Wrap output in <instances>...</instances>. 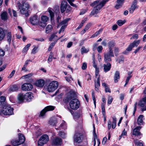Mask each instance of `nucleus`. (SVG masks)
<instances>
[{
  "label": "nucleus",
  "instance_id": "nucleus-17",
  "mask_svg": "<svg viewBox=\"0 0 146 146\" xmlns=\"http://www.w3.org/2000/svg\"><path fill=\"white\" fill-rule=\"evenodd\" d=\"M67 3L66 1H62L61 3V11L63 13L66 10L67 6Z\"/></svg>",
  "mask_w": 146,
  "mask_h": 146
},
{
  "label": "nucleus",
  "instance_id": "nucleus-9",
  "mask_svg": "<svg viewBox=\"0 0 146 146\" xmlns=\"http://www.w3.org/2000/svg\"><path fill=\"white\" fill-rule=\"evenodd\" d=\"M70 20V19H66L62 21L58 25V27L62 26V27L59 30V33H60L61 32L64 31V29L66 28L67 26V23Z\"/></svg>",
  "mask_w": 146,
  "mask_h": 146
},
{
  "label": "nucleus",
  "instance_id": "nucleus-60",
  "mask_svg": "<svg viewBox=\"0 0 146 146\" xmlns=\"http://www.w3.org/2000/svg\"><path fill=\"white\" fill-rule=\"evenodd\" d=\"M55 44V43H52L50 44V45L49 46V47L48 48V51H50L51 50L52 48L54 46V45Z\"/></svg>",
  "mask_w": 146,
  "mask_h": 146
},
{
  "label": "nucleus",
  "instance_id": "nucleus-35",
  "mask_svg": "<svg viewBox=\"0 0 146 146\" xmlns=\"http://www.w3.org/2000/svg\"><path fill=\"white\" fill-rule=\"evenodd\" d=\"M59 38H57V36L55 35L54 34H52L50 37L49 38V40L50 41H51L52 40H58Z\"/></svg>",
  "mask_w": 146,
  "mask_h": 146
},
{
  "label": "nucleus",
  "instance_id": "nucleus-56",
  "mask_svg": "<svg viewBox=\"0 0 146 146\" xmlns=\"http://www.w3.org/2000/svg\"><path fill=\"white\" fill-rule=\"evenodd\" d=\"M48 11L49 13L51 18H52L54 16V13L51 10H50L49 9H48Z\"/></svg>",
  "mask_w": 146,
  "mask_h": 146
},
{
  "label": "nucleus",
  "instance_id": "nucleus-54",
  "mask_svg": "<svg viewBox=\"0 0 146 146\" xmlns=\"http://www.w3.org/2000/svg\"><path fill=\"white\" fill-rule=\"evenodd\" d=\"M33 75V74L32 73L29 74H27L24 76L23 77L25 78H27L31 77Z\"/></svg>",
  "mask_w": 146,
  "mask_h": 146
},
{
  "label": "nucleus",
  "instance_id": "nucleus-15",
  "mask_svg": "<svg viewBox=\"0 0 146 146\" xmlns=\"http://www.w3.org/2000/svg\"><path fill=\"white\" fill-rule=\"evenodd\" d=\"M141 128V127L140 126H138L136 127L133 130L132 134L135 136L140 135L141 134L139 132V131Z\"/></svg>",
  "mask_w": 146,
  "mask_h": 146
},
{
  "label": "nucleus",
  "instance_id": "nucleus-49",
  "mask_svg": "<svg viewBox=\"0 0 146 146\" xmlns=\"http://www.w3.org/2000/svg\"><path fill=\"white\" fill-rule=\"evenodd\" d=\"M134 143L135 144H137V146H144L142 143L140 142L138 143L137 140H134Z\"/></svg>",
  "mask_w": 146,
  "mask_h": 146
},
{
  "label": "nucleus",
  "instance_id": "nucleus-40",
  "mask_svg": "<svg viewBox=\"0 0 146 146\" xmlns=\"http://www.w3.org/2000/svg\"><path fill=\"white\" fill-rule=\"evenodd\" d=\"M38 24L40 26L43 28H44L46 25V23L44 22H42L41 21L38 22Z\"/></svg>",
  "mask_w": 146,
  "mask_h": 146
},
{
  "label": "nucleus",
  "instance_id": "nucleus-37",
  "mask_svg": "<svg viewBox=\"0 0 146 146\" xmlns=\"http://www.w3.org/2000/svg\"><path fill=\"white\" fill-rule=\"evenodd\" d=\"M102 30L103 29H100L98 31L96 32L94 34L92 35L91 36V38H94L96 36L102 31Z\"/></svg>",
  "mask_w": 146,
  "mask_h": 146
},
{
  "label": "nucleus",
  "instance_id": "nucleus-7",
  "mask_svg": "<svg viewBox=\"0 0 146 146\" xmlns=\"http://www.w3.org/2000/svg\"><path fill=\"white\" fill-rule=\"evenodd\" d=\"M49 140L48 136L47 135H44L41 136L38 141V146H43Z\"/></svg>",
  "mask_w": 146,
  "mask_h": 146
},
{
  "label": "nucleus",
  "instance_id": "nucleus-19",
  "mask_svg": "<svg viewBox=\"0 0 146 146\" xmlns=\"http://www.w3.org/2000/svg\"><path fill=\"white\" fill-rule=\"evenodd\" d=\"M24 95L25 100L28 102L31 101V99L33 97V94L31 92L27 93Z\"/></svg>",
  "mask_w": 146,
  "mask_h": 146
},
{
  "label": "nucleus",
  "instance_id": "nucleus-63",
  "mask_svg": "<svg viewBox=\"0 0 146 146\" xmlns=\"http://www.w3.org/2000/svg\"><path fill=\"white\" fill-rule=\"evenodd\" d=\"M137 102H135V104H134V111H133V114L134 115L135 112L137 108Z\"/></svg>",
  "mask_w": 146,
  "mask_h": 146
},
{
  "label": "nucleus",
  "instance_id": "nucleus-18",
  "mask_svg": "<svg viewBox=\"0 0 146 146\" xmlns=\"http://www.w3.org/2000/svg\"><path fill=\"white\" fill-rule=\"evenodd\" d=\"M0 17L1 20L5 21H7L9 18L8 14L6 11L2 12L1 14Z\"/></svg>",
  "mask_w": 146,
  "mask_h": 146
},
{
  "label": "nucleus",
  "instance_id": "nucleus-58",
  "mask_svg": "<svg viewBox=\"0 0 146 146\" xmlns=\"http://www.w3.org/2000/svg\"><path fill=\"white\" fill-rule=\"evenodd\" d=\"M127 132L125 130V129H124L121 135L120 136V138H121L123 136L126 135L127 134Z\"/></svg>",
  "mask_w": 146,
  "mask_h": 146
},
{
  "label": "nucleus",
  "instance_id": "nucleus-25",
  "mask_svg": "<svg viewBox=\"0 0 146 146\" xmlns=\"http://www.w3.org/2000/svg\"><path fill=\"white\" fill-rule=\"evenodd\" d=\"M119 73L118 71H116L114 74V82L116 83L118 82V80L119 79Z\"/></svg>",
  "mask_w": 146,
  "mask_h": 146
},
{
  "label": "nucleus",
  "instance_id": "nucleus-59",
  "mask_svg": "<svg viewBox=\"0 0 146 146\" xmlns=\"http://www.w3.org/2000/svg\"><path fill=\"white\" fill-rule=\"evenodd\" d=\"M91 26V24L89 23L85 27L84 29L86 31L88 30L90 28Z\"/></svg>",
  "mask_w": 146,
  "mask_h": 146
},
{
  "label": "nucleus",
  "instance_id": "nucleus-62",
  "mask_svg": "<svg viewBox=\"0 0 146 146\" xmlns=\"http://www.w3.org/2000/svg\"><path fill=\"white\" fill-rule=\"evenodd\" d=\"M87 68V64L85 62H84L82 64V69L83 70H85Z\"/></svg>",
  "mask_w": 146,
  "mask_h": 146
},
{
  "label": "nucleus",
  "instance_id": "nucleus-48",
  "mask_svg": "<svg viewBox=\"0 0 146 146\" xmlns=\"http://www.w3.org/2000/svg\"><path fill=\"white\" fill-rule=\"evenodd\" d=\"M52 57L53 56L52 55V54L51 52L49 54V56L48 59V63H49L52 61Z\"/></svg>",
  "mask_w": 146,
  "mask_h": 146
},
{
  "label": "nucleus",
  "instance_id": "nucleus-42",
  "mask_svg": "<svg viewBox=\"0 0 146 146\" xmlns=\"http://www.w3.org/2000/svg\"><path fill=\"white\" fill-rule=\"evenodd\" d=\"M89 51L88 49H86L84 47H82L81 49V53L82 54L84 53H86Z\"/></svg>",
  "mask_w": 146,
  "mask_h": 146
},
{
  "label": "nucleus",
  "instance_id": "nucleus-27",
  "mask_svg": "<svg viewBox=\"0 0 146 146\" xmlns=\"http://www.w3.org/2000/svg\"><path fill=\"white\" fill-rule=\"evenodd\" d=\"M95 90L96 91H98L99 90V88L100 85L99 77L97 78L96 82H95Z\"/></svg>",
  "mask_w": 146,
  "mask_h": 146
},
{
  "label": "nucleus",
  "instance_id": "nucleus-64",
  "mask_svg": "<svg viewBox=\"0 0 146 146\" xmlns=\"http://www.w3.org/2000/svg\"><path fill=\"white\" fill-rule=\"evenodd\" d=\"M5 54V51L1 49H0V56H3Z\"/></svg>",
  "mask_w": 146,
  "mask_h": 146
},
{
  "label": "nucleus",
  "instance_id": "nucleus-5",
  "mask_svg": "<svg viewBox=\"0 0 146 146\" xmlns=\"http://www.w3.org/2000/svg\"><path fill=\"white\" fill-rule=\"evenodd\" d=\"M69 105L71 109L73 110H76L79 108L80 103L78 99L75 98L70 101L69 102Z\"/></svg>",
  "mask_w": 146,
  "mask_h": 146
},
{
  "label": "nucleus",
  "instance_id": "nucleus-53",
  "mask_svg": "<svg viewBox=\"0 0 146 146\" xmlns=\"http://www.w3.org/2000/svg\"><path fill=\"white\" fill-rule=\"evenodd\" d=\"M102 49L103 47L101 46H99L97 48V50L99 53L101 52Z\"/></svg>",
  "mask_w": 146,
  "mask_h": 146
},
{
  "label": "nucleus",
  "instance_id": "nucleus-8",
  "mask_svg": "<svg viewBox=\"0 0 146 146\" xmlns=\"http://www.w3.org/2000/svg\"><path fill=\"white\" fill-rule=\"evenodd\" d=\"M114 56L113 51L111 48H110V50L107 53L104 54V60L106 62H110L111 59V57H113Z\"/></svg>",
  "mask_w": 146,
  "mask_h": 146
},
{
  "label": "nucleus",
  "instance_id": "nucleus-44",
  "mask_svg": "<svg viewBox=\"0 0 146 146\" xmlns=\"http://www.w3.org/2000/svg\"><path fill=\"white\" fill-rule=\"evenodd\" d=\"M2 93L1 92H0V96L1 95ZM6 99V98L4 96H1L0 97V103H1L2 102H4L5 101Z\"/></svg>",
  "mask_w": 146,
  "mask_h": 146
},
{
  "label": "nucleus",
  "instance_id": "nucleus-43",
  "mask_svg": "<svg viewBox=\"0 0 146 146\" xmlns=\"http://www.w3.org/2000/svg\"><path fill=\"white\" fill-rule=\"evenodd\" d=\"M92 100L94 101V106L95 108H96V100L95 99L94 94V91H92Z\"/></svg>",
  "mask_w": 146,
  "mask_h": 146
},
{
  "label": "nucleus",
  "instance_id": "nucleus-52",
  "mask_svg": "<svg viewBox=\"0 0 146 146\" xmlns=\"http://www.w3.org/2000/svg\"><path fill=\"white\" fill-rule=\"evenodd\" d=\"M138 38V35L137 34L133 35V36L130 38L131 40L132 39H136Z\"/></svg>",
  "mask_w": 146,
  "mask_h": 146
},
{
  "label": "nucleus",
  "instance_id": "nucleus-12",
  "mask_svg": "<svg viewBox=\"0 0 146 146\" xmlns=\"http://www.w3.org/2000/svg\"><path fill=\"white\" fill-rule=\"evenodd\" d=\"M82 134L79 133H76L74 136V142L79 143L82 141L81 137Z\"/></svg>",
  "mask_w": 146,
  "mask_h": 146
},
{
  "label": "nucleus",
  "instance_id": "nucleus-26",
  "mask_svg": "<svg viewBox=\"0 0 146 146\" xmlns=\"http://www.w3.org/2000/svg\"><path fill=\"white\" fill-rule=\"evenodd\" d=\"M5 35V31L2 28L0 27V40H2L4 38Z\"/></svg>",
  "mask_w": 146,
  "mask_h": 146
},
{
  "label": "nucleus",
  "instance_id": "nucleus-38",
  "mask_svg": "<svg viewBox=\"0 0 146 146\" xmlns=\"http://www.w3.org/2000/svg\"><path fill=\"white\" fill-rule=\"evenodd\" d=\"M31 46V44H28L23 48L22 52L23 53H26L28 51L29 48Z\"/></svg>",
  "mask_w": 146,
  "mask_h": 146
},
{
  "label": "nucleus",
  "instance_id": "nucleus-34",
  "mask_svg": "<svg viewBox=\"0 0 146 146\" xmlns=\"http://www.w3.org/2000/svg\"><path fill=\"white\" fill-rule=\"evenodd\" d=\"M113 121L111 123V127L113 129H114L116 125V118L115 117H112Z\"/></svg>",
  "mask_w": 146,
  "mask_h": 146
},
{
  "label": "nucleus",
  "instance_id": "nucleus-45",
  "mask_svg": "<svg viewBox=\"0 0 146 146\" xmlns=\"http://www.w3.org/2000/svg\"><path fill=\"white\" fill-rule=\"evenodd\" d=\"M41 20L43 22L46 23L48 20V17L45 16H43L41 17Z\"/></svg>",
  "mask_w": 146,
  "mask_h": 146
},
{
  "label": "nucleus",
  "instance_id": "nucleus-2",
  "mask_svg": "<svg viewBox=\"0 0 146 146\" xmlns=\"http://www.w3.org/2000/svg\"><path fill=\"white\" fill-rule=\"evenodd\" d=\"M17 5L21 14H25V16L26 17L29 15V14L28 11L29 8V5L28 3L24 2L21 5V3H18L17 4Z\"/></svg>",
  "mask_w": 146,
  "mask_h": 146
},
{
  "label": "nucleus",
  "instance_id": "nucleus-28",
  "mask_svg": "<svg viewBox=\"0 0 146 146\" xmlns=\"http://www.w3.org/2000/svg\"><path fill=\"white\" fill-rule=\"evenodd\" d=\"M73 94L71 93H68L66 95V97L65 99L66 102H68L69 101L72 99L73 97Z\"/></svg>",
  "mask_w": 146,
  "mask_h": 146
},
{
  "label": "nucleus",
  "instance_id": "nucleus-10",
  "mask_svg": "<svg viewBox=\"0 0 146 146\" xmlns=\"http://www.w3.org/2000/svg\"><path fill=\"white\" fill-rule=\"evenodd\" d=\"M33 88L32 85L28 83H24L21 86V89L23 91H27L31 90Z\"/></svg>",
  "mask_w": 146,
  "mask_h": 146
},
{
  "label": "nucleus",
  "instance_id": "nucleus-21",
  "mask_svg": "<svg viewBox=\"0 0 146 146\" xmlns=\"http://www.w3.org/2000/svg\"><path fill=\"white\" fill-rule=\"evenodd\" d=\"M104 71L107 72L109 71L111 68V64L110 63H107L106 64H104Z\"/></svg>",
  "mask_w": 146,
  "mask_h": 146
},
{
  "label": "nucleus",
  "instance_id": "nucleus-57",
  "mask_svg": "<svg viewBox=\"0 0 146 146\" xmlns=\"http://www.w3.org/2000/svg\"><path fill=\"white\" fill-rule=\"evenodd\" d=\"M59 135L62 138H64L65 137L66 134L63 132H60L59 133Z\"/></svg>",
  "mask_w": 146,
  "mask_h": 146
},
{
  "label": "nucleus",
  "instance_id": "nucleus-29",
  "mask_svg": "<svg viewBox=\"0 0 146 146\" xmlns=\"http://www.w3.org/2000/svg\"><path fill=\"white\" fill-rule=\"evenodd\" d=\"M18 99L19 102H23L24 100H25L24 95L21 93L19 94L18 96Z\"/></svg>",
  "mask_w": 146,
  "mask_h": 146
},
{
  "label": "nucleus",
  "instance_id": "nucleus-33",
  "mask_svg": "<svg viewBox=\"0 0 146 146\" xmlns=\"http://www.w3.org/2000/svg\"><path fill=\"white\" fill-rule=\"evenodd\" d=\"M140 42V40L134 41L133 42L131 43L130 44L131 45L133 48L135 46L137 47L139 44Z\"/></svg>",
  "mask_w": 146,
  "mask_h": 146
},
{
  "label": "nucleus",
  "instance_id": "nucleus-41",
  "mask_svg": "<svg viewBox=\"0 0 146 146\" xmlns=\"http://www.w3.org/2000/svg\"><path fill=\"white\" fill-rule=\"evenodd\" d=\"M101 108L102 111V114L103 115H106V111L105 110V104H102Z\"/></svg>",
  "mask_w": 146,
  "mask_h": 146
},
{
  "label": "nucleus",
  "instance_id": "nucleus-22",
  "mask_svg": "<svg viewBox=\"0 0 146 146\" xmlns=\"http://www.w3.org/2000/svg\"><path fill=\"white\" fill-rule=\"evenodd\" d=\"M30 21L32 24L33 25L36 24L38 22V19L36 16H34L30 19Z\"/></svg>",
  "mask_w": 146,
  "mask_h": 146
},
{
  "label": "nucleus",
  "instance_id": "nucleus-51",
  "mask_svg": "<svg viewBox=\"0 0 146 146\" xmlns=\"http://www.w3.org/2000/svg\"><path fill=\"white\" fill-rule=\"evenodd\" d=\"M125 23V22L121 20H118L117 22V24L119 26H121Z\"/></svg>",
  "mask_w": 146,
  "mask_h": 146
},
{
  "label": "nucleus",
  "instance_id": "nucleus-23",
  "mask_svg": "<svg viewBox=\"0 0 146 146\" xmlns=\"http://www.w3.org/2000/svg\"><path fill=\"white\" fill-rule=\"evenodd\" d=\"M146 104V97L143 98L142 100H140L138 103V105L140 107H143L145 104Z\"/></svg>",
  "mask_w": 146,
  "mask_h": 146
},
{
  "label": "nucleus",
  "instance_id": "nucleus-11",
  "mask_svg": "<svg viewBox=\"0 0 146 146\" xmlns=\"http://www.w3.org/2000/svg\"><path fill=\"white\" fill-rule=\"evenodd\" d=\"M55 108V107L51 106L46 107L41 111L40 115L41 116H43L47 111L53 110Z\"/></svg>",
  "mask_w": 146,
  "mask_h": 146
},
{
  "label": "nucleus",
  "instance_id": "nucleus-16",
  "mask_svg": "<svg viewBox=\"0 0 146 146\" xmlns=\"http://www.w3.org/2000/svg\"><path fill=\"white\" fill-rule=\"evenodd\" d=\"M45 84L44 81L42 79L37 80L35 83V85L38 87H42Z\"/></svg>",
  "mask_w": 146,
  "mask_h": 146
},
{
  "label": "nucleus",
  "instance_id": "nucleus-4",
  "mask_svg": "<svg viewBox=\"0 0 146 146\" xmlns=\"http://www.w3.org/2000/svg\"><path fill=\"white\" fill-rule=\"evenodd\" d=\"M19 139H13L11 141V144L15 146H17L23 143L25 141V137L21 133H19Z\"/></svg>",
  "mask_w": 146,
  "mask_h": 146
},
{
  "label": "nucleus",
  "instance_id": "nucleus-13",
  "mask_svg": "<svg viewBox=\"0 0 146 146\" xmlns=\"http://www.w3.org/2000/svg\"><path fill=\"white\" fill-rule=\"evenodd\" d=\"M62 140L58 137L54 138L52 141V144L55 145H60L62 143Z\"/></svg>",
  "mask_w": 146,
  "mask_h": 146
},
{
  "label": "nucleus",
  "instance_id": "nucleus-30",
  "mask_svg": "<svg viewBox=\"0 0 146 146\" xmlns=\"http://www.w3.org/2000/svg\"><path fill=\"white\" fill-rule=\"evenodd\" d=\"M133 47L130 44V45L128 46V47L126 49V50L123 52V53L124 54H127L128 52L131 51Z\"/></svg>",
  "mask_w": 146,
  "mask_h": 146
},
{
  "label": "nucleus",
  "instance_id": "nucleus-36",
  "mask_svg": "<svg viewBox=\"0 0 146 146\" xmlns=\"http://www.w3.org/2000/svg\"><path fill=\"white\" fill-rule=\"evenodd\" d=\"M19 89V87L16 85H14L11 86L9 89V91L12 92L16 91Z\"/></svg>",
  "mask_w": 146,
  "mask_h": 146
},
{
  "label": "nucleus",
  "instance_id": "nucleus-46",
  "mask_svg": "<svg viewBox=\"0 0 146 146\" xmlns=\"http://www.w3.org/2000/svg\"><path fill=\"white\" fill-rule=\"evenodd\" d=\"M108 44L109 48H111V47L114 46L115 45L114 42L113 41H110L108 43Z\"/></svg>",
  "mask_w": 146,
  "mask_h": 146
},
{
  "label": "nucleus",
  "instance_id": "nucleus-32",
  "mask_svg": "<svg viewBox=\"0 0 146 146\" xmlns=\"http://www.w3.org/2000/svg\"><path fill=\"white\" fill-rule=\"evenodd\" d=\"M12 38V35L10 32H8L7 35V42L9 44L11 43Z\"/></svg>",
  "mask_w": 146,
  "mask_h": 146
},
{
  "label": "nucleus",
  "instance_id": "nucleus-55",
  "mask_svg": "<svg viewBox=\"0 0 146 146\" xmlns=\"http://www.w3.org/2000/svg\"><path fill=\"white\" fill-rule=\"evenodd\" d=\"M131 77H132L131 76H127V77L126 80V83L124 86H126V85H127V84L128 82L130 79Z\"/></svg>",
  "mask_w": 146,
  "mask_h": 146
},
{
  "label": "nucleus",
  "instance_id": "nucleus-24",
  "mask_svg": "<svg viewBox=\"0 0 146 146\" xmlns=\"http://www.w3.org/2000/svg\"><path fill=\"white\" fill-rule=\"evenodd\" d=\"M143 116L142 115H140L138 117L137 119V123L139 125H141L143 124L144 122L143 121Z\"/></svg>",
  "mask_w": 146,
  "mask_h": 146
},
{
  "label": "nucleus",
  "instance_id": "nucleus-1",
  "mask_svg": "<svg viewBox=\"0 0 146 146\" xmlns=\"http://www.w3.org/2000/svg\"><path fill=\"white\" fill-rule=\"evenodd\" d=\"M109 0H100L95 1L92 3L90 5V6L94 7L93 10L91 12L90 15H93L98 13L100 12L101 9Z\"/></svg>",
  "mask_w": 146,
  "mask_h": 146
},
{
  "label": "nucleus",
  "instance_id": "nucleus-6",
  "mask_svg": "<svg viewBox=\"0 0 146 146\" xmlns=\"http://www.w3.org/2000/svg\"><path fill=\"white\" fill-rule=\"evenodd\" d=\"M58 84L57 81H53L48 86L47 90L49 92H52L58 88Z\"/></svg>",
  "mask_w": 146,
  "mask_h": 146
},
{
  "label": "nucleus",
  "instance_id": "nucleus-14",
  "mask_svg": "<svg viewBox=\"0 0 146 146\" xmlns=\"http://www.w3.org/2000/svg\"><path fill=\"white\" fill-rule=\"evenodd\" d=\"M58 124L57 119L55 117L50 118L48 121V124L52 126H56Z\"/></svg>",
  "mask_w": 146,
  "mask_h": 146
},
{
  "label": "nucleus",
  "instance_id": "nucleus-3",
  "mask_svg": "<svg viewBox=\"0 0 146 146\" xmlns=\"http://www.w3.org/2000/svg\"><path fill=\"white\" fill-rule=\"evenodd\" d=\"M13 108L9 105H6L3 108V110H0V114L2 113L5 115H11L13 114Z\"/></svg>",
  "mask_w": 146,
  "mask_h": 146
},
{
  "label": "nucleus",
  "instance_id": "nucleus-20",
  "mask_svg": "<svg viewBox=\"0 0 146 146\" xmlns=\"http://www.w3.org/2000/svg\"><path fill=\"white\" fill-rule=\"evenodd\" d=\"M137 1L135 0L133 2V4L129 10V12L131 13H133L134 11L137 8Z\"/></svg>",
  "mask_w": 146,
  "mask_h": 146
},
{
  "label": "nucleus",
  "instance_id": "nucleus-50",
  "mask_svg": "<svg viewBox=\"0 0 146 146\" xmlns=\"http://www.w3.org/2000/svg\"><path fill=\"white\" fill-rule=\"evenodd\" d=\"M113 100V98L111 96H109L108 101V104H111Z\"/></svg>",
  "mask_w": 146,
  "mask_h": 146
},
{
  "label": "nucleus",
  "instance_id": "nucleus-31",
  "mask_svg": "<svg viewBox=\"0 0 146 146\" xmlns=\"http://www.w3.org/2000/svg\"><path fill=\"white\" fill-rule=\"evenodd\" d=\"M124 0H117V4L115 6V7L118 9L122 5Z\"/></svg>",
  "mask_w": 146,
  "mask_h": 146
},
{
  "label": "nucleus",
  "instance_id": "nucleus-47",
  "mask_svg": "<svg viewBox=\"0 0 146 146\" xmlns=\"http://www.w3.org/2000/svg\"><path fill=\"white\" fill-rule=\"evenodd\" d=\"M74 0H67L68 3L70 4V5L73 7H76V5L72 3V2L74 1Z\"/></svg>",
  "mask_w": 146,
  "mask_h": 146
},
{
  "label": "nucleus",
  "instance_id": "nucleus-61",
  "mask_svg": "<svg viewBox=\"0 0 146 146\" xmlns=\"http://www.w3.org/2000/svg\"><path fill=\"white\" fill-rule=\"evenodd\" d=\"M15 72V70H13L11 72L8 77L10 78H12L14 76Z\"/></svg>",
  "mask_w": 146,
  "mask_h": 146
},
{
  "label": "nucleus",
  "instance_id": "nucleus-39",
  "mask_svg": "<svg viewBox=\"0 0 146 146\" xmlns=\"http://www.w3.org/2000/svg\"><path fill=\"white\" fill-rule=\"evenodd\" d=\"M52 29V26L50 25H48L46 28V33H48L51 31Z\"/></svg>",
  "mask_w": 146,
  "mask_h": 146
}]
</instances>
